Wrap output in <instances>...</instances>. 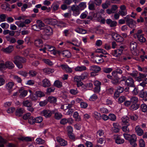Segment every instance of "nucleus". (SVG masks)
<instances>
[{"instance_id": "obj_60", "label": "nucleus", "mask_w": 147, "mask_h": 147, "mask_svg": "<svg viewBox=\"0 0 147 147\" xmlns=\"http://www.w3.org/2000/svg\"><path fill=\"white\" fill-rule=\"evenodd\" d=\"M6 15L5 14L0 15V21L1 22H4L5 21Z\"/></svg>"}, {"instance_id": "obj_18", "label": "nucleus", "mask_w": 147, "mask_h": 147, "mask_svg": "<svg viewBox=\"0 0 147 147\" xmlns=\"http://www.w3.org/2000/svg\"><path fill=\"white\" fill-rule=\"evenodd\" d=\"M42 82V86L44 87H50L51 85L50 81L47 78L43 80Z\"/></svg>"}, {"instance_id": "obj_63", "label": "nucleus", "mask_w": 147, "mask_h": 147, "mask_svg": "<svg viewBox=\"0 0 147 147\" xmlns=\"http://www.w3.org/2000/svg\"><path fill=\"white\" fill-rule=\"evenodd\" d=\"M37 72L33 70H30L28 73L29 76L31 77H33L35 76L37 74Z\"/></svg>"}, {"instance_id": "obj_10", "label": "nucleus", "mask_w": 147, "mask_h": 147, "mask_svg": "<svg viewBox=\"0 0 147 147\" xmlns=\"http://www.w3.org/2000/svg\"><path fill=\"white\" fill-rule=\"evenodd\" d=\"M44 21L45 23L47 24L53 25L57 24V22L55 19L52 18H46L45 20Z\"/></svg>"}, {"instance_id": "obj_2", "label": "nucleus", "mask_w": 147, "mask_h": 147, "mask_svg": "<svg viewBox=\"0 0 147 147\" xmlns=\"http://www.w3.org/2000/svg\"><path fill=\"white\" fill-rule=\"evenodd\" d=\"M26 60L23 57L19 56H16L14 57L13 62L16 65L17 67L19 68H22L23 67L22 63H25Z\"/></svg>"}, {"instance_id": "obj_17", "label": "nucleus", "mask_w": 147, "mask_h": 147, "mask_svg": "<svg viewBox=\"0 0 147 147\" xmlns=\"http://www.w3.org/2000/svg\"><path fill=\"white\" fill-rule=\"evenodd\" d=\"M86 67L84 65L77 66L74 68L76 71L80 72L86 71Z\"/></svg>"}, {"instance_id": "obj_58", "label": "nucleus", "mask_w": 147, "mask_h": 147, "mask_svg": "<svg viewBox=\"0 0 147 147\" xmlns=\"http://www.w3.org/2000/svg\"><path fill=\"white\" fill-rule=\"evenodd\" d=\"M45 49L49 51H52L55 50V48L51 46L48 45H45Z\"/></svg>"}, {"instance_id": "obj_35", "label": "nucleus", "mask_w": 147, "mask_h": 147, "mask_svg": "<svg viewBox=\"0 0 147 147\" xmlns=\"http://www.w3.org/2000/svg\"><path fill=\"white\" fill-rule=\"evenodd\" d=\"M22 104L24 106L27 107L30 106H32V104L31 102L28 100H24L22 102Z\"/></svg>"}, {"instance_id": "obj_50", "label": "nucleus", "mask_w": 147, "mask_h": 147, "mask_svg": "<svg viewBox=\"0 0 147 147\" xmlns=\"http://www.w3.org/2000/svg\"><path fill=\"white\" fill-rule=\"evenodd\" d=\"M0 26L3 29H7L9 27V24L6 22L1 23Z\"/></svg>"}, {"instance_id": "obj_47", "label": "nucleus", "mask_w": 147, "mask_h": 147, "mask_svg": "<svg viewBox=\"0 0 147 147\" xmlns=\"http://www.w3.org/2000/svg\"><path fill=\"white\" fill-rule=\"evenodd\" d=\"M62 117L61 114L59 112H57L55 113V118L57 120H59Z\"/></svg>"}, {"instance_id": "obj_49", "label": "nucleus", "mask_w": 147, "mask_h": 147, "mask_svg": "<svg viewBox=\"0 0 147 147\" xmlns=\"http://www.w3.org/2000/svg\"><path fill=\"white\" fill-rule=\"evenodd\" d=\"M36 143L38 144H43L45 143V141L41 138H38L36 140Z\"/></svg>"}, {"instance_id": "obj_44", "label": "nucleus", "mask_w": 147, "mask_h": 147, "mask_svg": "<svg viewBox=\"0 0 147 147\" xmlns=\"http://www.w3.org/2000/svg\"><path fill=\"white\" fill-rule=\"evenodd\" d=\"M15 24L19 27L23 28L26 26V25L24 22L16 21L15 22Z\"/></svg>"}, {"instance_id": "obj_11", "label": "nucleus", "mask_w": 147, "mask_h": 147, "mask_svg": "<svg viewBox=\"0 0 147 147\" xmlns=\"http://www.w3.org/2000/svg\"><path fill=\"white\" fill-rule=\"evenodd\" d=\"M14 83L13 82H9L7 83L5 85V88L8 92H10L12 91L14 87Z\"/></svg>"}, {"instance_id": "obj_9", "label": "nucleus", "mask_w": 147, "mask_h": 147, "mask_svg": "<svg viewBox=\"0 0 147 147\" xmlns=\"http://www.w3.org/2000/svg\"><path fill=\"white\" fill-rule=\"evenodd\" d=\"M113 38L115 40L118 42H121L123 41V38L119 34L115 33H113L112 34Z\"/></svg>"}, {"instance_id": "obj_52", "label": "nucleus", "mask_w": 147, "mask_h": 147, "mask_svg": "<svg viewBox=\"0 0 147 147\" xmlns=\"http://www.w3.org/2000/svg\"><path fill=\"white\" fill-rule=\"evenodd\" d=\"M28 123L30 124H34L35 123V118L33 117H30L28 119Z\"/></svg>"}, {"instance_id": "obj_13", "label": "nucleus", "mask_w": 147, "mask_h": 147, "mask_svg": "<svg viewBox=\"0 0 147 147\" xmlns=\"http://www.w3.org/2000/svg\"><path fill=\"white\" fill-rule=\"evenodd\" d=\"M114 138L115 142L117 144H121L123 143L124 142V140L120 138L119 136L118 135L114 136Z\"/></svg>"}, {"instance_id": "obj_62", "label": "nucleus", "mask_w": 147, "mask_h": 147, "mask_svg": "<svg viewBox=\"0 0 147 147\" xmlns=\"http://www.w3.org/2000/svg\"><path fill=\"white\" fill-rule=\"evenodd\" d=\"M138 69L139 71H143L144 72H147V67H141L140 66H138Z\"/></svg>"}, {"instance_id": "obj_53", "label": "nucleus", "mask_w": 147, "mask_h": 147, "mask_svg": "<svg viewBox=\"0 0 147 147\" xmlns=\"http://www.w3.org/2000/svg\"><path fill=\"white\" fill-rule=\"evenodd\" d=\"M35 94L37 97H41L45 95L44 93L41 91H37L36 92Z\"/></svg>"}, {"instance_id": "obj_41", "label": "nucleus", "mask_w": 147, "mask_h": 147, "mask_svg": "<svg viewBox=\"0 0 147 147\" xmlns=\"http://www.w3.org/2000/svg\"><path fill=\"white\" fill-rule=\"evenodd\" d=\"M54 85L55 86L58 88H61L62 86V83L58 80L55 81Z\"/></svg>"}, {"instance_id": "obj_29", "label": "nucleus", "mask_w": 147, "mask_h": 147, "mask_svg": "<svg viewBox=\"0 0 147 147\" xmlns=\"http://www.w3.org/2000/svg\"><path fill=\"white\" fill-rule=\"evenodd\" d=\"M94 61L97 63H99L104 61V60L100 57L96 56L94 57Z\"/></svg>"}, {"instance_id": "obj_43", "label": "nucleus", "mask_w": 147, "mask_h": 147, "mask_svg": "<svg viewBox=\"0 0 147 147\" xmlns=\"http://www.w3.org/2000/svg\"><path fill=\"white\" fill-rule=\"evenodd\" d=\"M109 119L112 121H115L116 119V117L114 114L110 113L109 115Z\"/></svg>"}, {"instance_id": "obj_12", "label": "nucleus", "mask_w": 147, "mask_h": 147, "mask_svg": "<svg viewBox=\"0 0 147 147\" xmlns=\"http://www.w3.org/2000/svg\"><path fill=\"white\" fill-rule=\"evenodd\" d=\"M1 50L6 53H9L13 50V47L12 45H10L6 48H2Z\"/></svg>"}, {"instance_id": "obj_32", "label": "nucleus", "mask_w": 147, "mask_h": 147, "mask_svg": "<svg viewBox=\"0 0 147 147\" xmlns=\"http://www.w3.org/2000/svg\"><path fill=\"white\" fill-rule=\"evenodd\" d=\"M47 100L51 103H55L57 101V98L53 96H49L47 99Z\"/></svg>"}, {"instance_id": "obj_38", "label": "nucleus", "mask_w": 147, "mask_h": 147, "mask_svg": "<svg viewBox=\"0 0 147 147\" xmlns=\"http://www.w3.org/2000/svg\"><path fill=\"white\" fill-rule=\"evenodd\" d=\"M122 122L124 124H128L129 121V118L126 116H124L121 118Z\"/></svg>"}, {"instance_id": "obj_57", "label": "nucleus", "mask_w": 147, "mask_h": 147, "mask_svg": "<svg viewBox=\"0 0 147 147\" xmlns=\"http://www.w3.org/2000/svg\"><path fill=\"white\" fill-rule=\"evenodd\" d=\"M103 72L105 73H109L111 72L113 69L111 68L104 67L102 69Z\"/></svg>"}, {"instance_id": "obj_6", "label": "nucleus", "mask_w": 147, "mask_h": 147, "mask_svg": "<svg viewBox=\"0 0 147 147\" xmlns=\"http://www.w3.org/2000/svg\"><path fill=\"white\" fill-rule=\"evenodd\" d=\"M71 10L73 11V16H76L80 14V9L78 5H73L71 7Z\"/></svg>"}, {"instance_id": "obj_15", "label": "nucleus", "mask_w": 147, "mask_h": 147, "mask_svg": "<svg viewBox=\"0 0 147 147\" xmlns=\"http://www.w3.org/2000/svg\"><path fill=\"white\" fill-rule=\"evenodd\" d=\"M53 113V111L49 110H44L42 112V113L46 118L50 117Z\"/></svg>"}, {"instance_id": "obj_14", "label": "nucleus", "mask_w": 147, "mask_h": 147, "mask_svg": "<svg viewBox=\"0 0 147 147\" xmlns=\"http://www.w3.org/2000/svg\"><path fill=\"white\" fill-rule=\"evenodd\" d=\"M125 84L131 87H134V80L131 77H128L126 80Z\"/></svg>"}, {"instance_id": "obj_30", "label": "nucleus", "mask_w": 147, "mask_h": 147, "mask_svg": "<svg viewBox=\"0 0 147 147\" xmlns=\"http://www.w3.org/2000/svg\"><path fill=\"white\" fill-rule=\"evenodd\" d=\"M11 78L14 80L16 81L18 83H21L22 81L21 78L17 75H12Z\"/></svg>"}, {"instance_id": "obj_61", "label": "nucleus", "mask_w": 147, "mask_h": 147, "mask_svg": "<svg viewBox=\"0 0 147 147\" xmlns=\"http://www.w3.org/2000/svg\"><path fill=\"white\" fill-rule=\"evenodd\" d=\"M73 80L74 82L76 83L82 80L80 78V76H75Z\"/></svg>"}, {"instance_id": "obj_3", "label": "nucleus", "mask_w": 147, "mask_h": 147, "mask_svg": "<svg viewBox=\"0 0 147 147\" xmlns=\"http://www.w3.org/2000/svg\"><path fill=\"white\" fill-rule=\"evenodd\" d=\"M43 33L44 34L43 38L47 39L48 38L49 36L52 34V30L50 26H48L45 28Z\"/></svg>"}, {"instance_id": "obj_56", "label": "nucleus", "mask_w": 147, "mask_h": 147, "mask_svg": "<svg viewBox=\"0 0 147 147\" xmlns=\"http://www.w3.org/2000/svg\"><path fill=\"white\" fill-rule=\"evenodd\" d=\"M140 108L142 111L143 112H146L147 111V106L145 104L141 105Z\"/></svg>"}, {"instance_id": "obj_25", "label": "nucleus", "mask_w": 147, "mask_h": 147, "mask_svg": "<svg viewBox=\"0 0 147 147\" xmlns=\"http://www.w3.org/2000/svg\"><path fill=\"white\" fill-rule=\"evenodd\" d=\"M34 44L36 47H41L43 45L42 40L40 39H37L34 41Z\"/></svg>"}, {"instance_id": "obj_7", "label": "nucleus", "mask_w": 147, "mask_h": 147, "mask_svg": "<svg viewBox=\"0 0 147 147\" xmlns=\"http://www.w3.org/2000/svg\"><path fill=\"white\" fill-rule=\"evenodd\" d=\"M120 10L118 12L119 14L122 16H126L127 14V11L126 6L122 5L120 6Z\"/></svg>"}, {"instance_id": "obj_26", "label": "nucleus", "mask_w": 147, "mask_h": 147, "mask_svg": "<svg viewBox=\"0 0 147 147\" xmlns=\"http://www.w3.org/2000/svg\"><path fill=\"white\" fill-rule=\"evenodd\" d=\"M127 24L129 27L133 28L136 27V22L133 20L132 19Z\"/></svg>"}, {"instance_id": "obj_1", "label": "nucleus", "mask_w": 147, "mask_h": 147, "mask_svg": "<svg viewBox=\"0 0 147 147\" xmlns=\"http://www.w3.org/2000/svg\"><path fill=\"white\" fill-rule=\"evenodd\" d=\"M123 136L125 139L128 140L131 145H136L137 137L136 134H133L131 135L128 133H124Z\"/></svg>"}, {"instance_id": "obj_20", "label": "nucleus", "mask_w": 147, "mask_h": 147, "mask_svg": "<svg viewBox=\"0 0 147 147\" xmlns=\"http://www.w3.org/2000/svg\"><path fill=\"white\" fill-rule=\"evenodd\" d=\"M57 140L62 146H65L67 144V141L59 137L57 138Z\"/></svg>"}, {"instance_id": "obj_5", "label": "nucleus", "mask_w": 147, "mask_h": 147, "mask_svg": "<svg viewBox=\"0 0 147 147\" xmlns=\"http://www.w3.org/2000/svg\"><path fill=\"white\" fill-rule=\"evenodd\" d=\"M124 48L122 46H120L119 48L114 50L112 53V55L116 57L120 56L122 53Z\"/></svg>"}, {"instance_id": "obj_45", "label": "nucleus", "mask_w": 147, "mask_h": 147, "mask_svg": "<svg viewBox=\"0 0 147 147\" xmlns=\"http://www.w3.org/2000/svg\"><path fill=\"white\" fill-rule=\"evenodd\" d=\"M138 100V98L135 96L132 97L130 99L131 103H137Z\"/></svg>"}, {"instance_id": "obj_24", "label": "nucleus", "mask_w": 147, "mask_h": 147, "mask_svg": "<svg viewBox=\"0 0 147 147\" xmlns=\"http://www.w3.org/2000/svg\"><path fill=\"white\" fill-rule=\"evenodd\" d=\"M5 38L7 41L9 42L10 44L14 43L16 42L15 38L13 37H11L9 36H6Z\"/></svg>"}, {"instance_id": "obj_59", "label": "nucleus", "mask_w": 147, "mask_h": 147, "mask_svg": "<svg viewBox=\"0 0 147 147\" xmlns=\"http://www.w3.org/2000/svg\"><path fill=\"white\" fill-rule=\"evenodd\" d=\"M5 69V63H4L3 61L0 60V69L3 70Z\"/></svg>"}, {"instance_id": "obj_37", "label": "nucleus", "mask_w": 147, "mask_h": 147, "mask_svg": "<svg viewBox=\"0 0 147 147\" xmlns=\"http://www.w3.org/2000/svg\"><path fill=\"white\" fill-rule=\"evenodd\" d=\"M130 125L129 123H128V124H127L126 126H123L122 127L121 129L124 132L126 133H129L130 131L129 129L128 128V126Z\"/></svg>"}, {"instance_id": "obj_48", "label": "nucleus", "mask_w": 147, "mask_h": 147, "mask_svg": "<svg viewBox=\"0 0 147 147\" xmlns=\"http://www.w3.org/2000/svg\"><path fill=\"white\" fill-rule=\"evenodd\" d=\"M144 35L142 34L141 35H138L137 38L138 40L141 42H144L146 40L145 38L144 37Z\"/></svg>"}, {"instance_id": "obj_36", "label": "nucleus", "mask_w": 147, "mask_h": 147, "mask_svg": "<svg viewBox=\"0 0 147 147\" xmlns=\"http://www.w3.org/2000/svg\"><path fill=\"white\" fill-rule=\"evenodd\" d=\"M88 76V73L87 72L84 71L83 73H82L81 75H80V77L81 80H82L84 79L87 78Z\"/></svg>"}, {"instance_id": "obj_33", "label": "nucleus", "mask_w": 147, "mask_h": 147, "mask_svg": "<svg viewBox=\"0 0 147 147\" xmlns=\"http://www.w3.org/2000/svg\"><path fill=\"white\" fill-rule=\"evenodd\" d=\"M75 31L77 33L80 34H85L86 32V31L85 30L79 27L76 28L75 30Z\"/></svg>"}, {"instance_id": "obj_39", "label": "nucleus", "mask_w": 147, "mask_h": 147, "mask_svg": "<svg viewBox=\"0 0 147 147\" xmlns=\"http://www.w3.org/2000/svg\"><path fill=\"white\" fill-rule=\"evenodd\" d=\"M43 71L46 74H49L53 72L54 69L49 68H46L43 69Z\"/></svg>"}, {"instance_id": "obj_31", "label": "nucleus", "mask_w": 147, "mask_h": 147, "mask_svg": "<svg viewBox=\"0 0 147 147\" xmlns=\"http://www.w3.org/2000/svg\"><path fill=\"white\" fill-rule=\"evenodd\" d=\"M73 116L76 121H79L81 120L80 117L79 116V114L76 111L74 113Z\"/></svg>"}, {"instance_id": "obj_28", "label": "nucleus", "mask_w": 147, "mask_h": 147, "mask_svg": "<svg viewBox=\"0 0 147 147\" xmlns=\"http://www.w3.org/2000/svg\"><path fill=\"white\" fill-rule=\"evenodd\" d=\"M137 46V43L134 41H131L130 45V48L131 51H135Z\"/></svg>"}, {"instance_id": "obj_42", "label": "nucleus", "mask_w": 147, "mask_h": 147, "mask_svg": "<svg viewBox=\"0 0 147 147\" xmlns=\"http://www.w3.org/2000/svg\"><path fill=\"white\" fill-rule=\"evenodd\" d=\"M61 54H62L64 57H69L70 56V53L69 52L67 51H62L61 53Z\"/></svg>"}, {"instance_id": "obj_51", "label": "nucleus", "mask_w": 147, "mask_h": 147, "mask_svg": "<svg viewBox=\"0 0 147 147\" xmlns=\"http://www.w3.org/2000/svg\"><path fill=\"white\" fill-rule=\"evenodd\" d=\"M59 5L57 3L53 4L51 6L52 10L53 11H55L57 10L59 8Z\"/></svg>"}, {"instance_id": "obj_22", "label": "nucleus", "mask_w": 147, "mask_h": 147, "mask_svg": "<svg viewBox=\"0 0 147 147\" xmlns=\"http://www.w3.org/2000/svg\"><path fill=\"white\" fill-rule=\"evenodd\" d=\"M20 94L19 97L22 98L25 97L27 94L28 91L26 90L20 89L19 90Z\"/></svg>"}, {"instance_id": "obj_34", "label": "nucleus", "mask_w": 147, "mask_h": 147, "mask_svg": "<svg viewBox=\"0 0 147 147\" xmlns=\"http://www.w3.org/2000/svg\"><path fill=\"white\" fill-rule=\"evenodd\" d=\"M7 140L4 139L0 136V147H4V144L7 143Z\"/></svg>"}, {"instance_id": "obj_21", "label": "nucleus", "mask_w": 147, "mask_h": 147, "mask_svg": "<svg viewBox=\"0 0 147 147\" xmlns=\"http://www.w3.org/2000/svg\"><path fill=\"white\" fill-rule=\"evenodd\" d=\"M14 67V65L12 62L7 61L5 62V69L7 68L9 69H11Z\"/></svg>"}, {"instance_id": "obj_16", "label": "nucleus", "mask_w": 147, "mask_h": 147, "mask_svg": "<svg viewBox=\"0 0 147 147\" xmlns=\"http://www.w3.org/2000/svg\"><path fill=\"white\" fill-rule=\"evenodd\" d=\"M106 23L111 27H115L117 24L116 21H113L111 19H107L106 20Z\"/></svg>"}, {"instance_id": "obj_19", "label": "nucleus", "mask_w": 147, "mask_h": 147, "mask_svg": "<svg viewBox=\"0 0 147 147\" xmlns=\"http://www.w3.org/2000/svg\"><path fill=\"white\" fill-rule=\"evenodd\" d=\"M135 131L137 135L139 136H141L144 134L143 130L140 128L139 125H137L135 127Z\"/></svg>"}, {"instance_id": "obj_54", "label": "nucleus", "mask_w": 147, "mask_h": 147, "mask_svg": "<svg viewBox=\"0 0 147 147\" xmlns=\"http://www.w3.org/2000/svg\"><path fill=\"white\" fill-rule=\"evenodd\" d=\"M42 60L45 63L51 66L53 64V62L49 59H44Z\"/></svg>"}, {"instance_id": "obj_64", "label": "nucleus", "mask_w": 147, "mask_h": 147, "mask_svg": "<svg viewBox=\"0 0 147 147\" xmlns=\"http://www.w3.org/2000/svg\"><path fill=\"white\" fill-rule=\"evenodd\" d=\"M140 147H144L145 146V142L143 139H140L139 140Z\"/></svg>"}, {"instance_id": "obj_8", "label": "nucleus", "mask_w": 147, "mask_h": 147, "mask_svg": "<svg viewBox=\"0 0 147 147\" xmlns=\"http://www.w3.org/2000/svg\"><path fill=\"white\" fill-rule=\"evenodd\" d=\"M60 67H61L62 69L67 73H71L73 71L72 68L70 67L67 65L61 64Z\"/></svg>"}, {"instance_id": "obj_27", "label": "nucleus", "mask_w": 147, "mask_h": 147, "mask_svg": "<svg viewBox=\"0 0 147 147\" xmlns=\"http://www.w3.org/2000/svg\"><path fill=\"white\" fill-rule=\"evenodd\" d=\"M24 112V110L23 108H19L17 109L16 111L15 114L18 116H21Z\"/></svg>"}, {"instance_id": "obj_4", "label": "nucleus", "mask_w": 147, "mask_h": 147, "mask_svg": "<svg viewBox=\"0 0 147 147\" xmlns=\"http://www.w3.org/2000/svg\"><path fill=\"white\" fill-rule=\"evenodd\" d=\"M89 70L93 71L91 72L90 75L93 76L94 75V74L98 72L101 70V68L98 66L95 65H92L90 66L89 68Z\"/></svg>"}, {"instance_id": "obj_46", "label": "nucleus", "mask_w": 147, "mask_h": 147, "mask_svg": "<svg viewBox=\"0 0 147 147\" xmlns=\"http://www.w3.org/2000/svg\"><path fill=\"white\" fill-rule=\"evenodd\" d=\"M130 106V108L132 110H136L138 109L139 107V105L137 103H132Z\"/></svg>"}, {"instance_id": "obj_23", "label": "nucleus", "mask_w": 147, "mask_h": 147, "mask_svg": "<svg viewBox=\"0 0 147 147\" xmlns=\"http://www.w3.org/2000/svg\"><path fill=\"white\" fill-rule=\"evenodd\" d=\"M113 131L115 133H117L119 131L120 126L119 124L117 123H113Z\"/></svg>"}, {"instance_id": "obj_55", "label": "nucleus", "mask_w": 147, "mask_h": 147, "mask_svg": "<svg viewBox=\"0 0 147 147\" xmlns=\"http://www.w3.org/2000/svg\"><path fill=\"white\" fill-rule=\"evenodd\" d=\"M36 23L38 27L40 29V28L43 27L45 26L44 24L42 22V21L40 20H37L36 21Z\"/></svg>"}, {"instance_id": "obj_40", "label": "nucleus", "mask_w": 147, "mask_h": 147, "mask_svg": "<svg viewBox=\"0 0 147 147\" xmlns=\"http://www.w3.org/2000/svg\"><path fill=\"white\" fill-rule=\"evenodd\" d=\"M93 116L97 120H99L101 117L100 113L98 112L94 111L93 113Z\"/></svg>"}]
</instances>
